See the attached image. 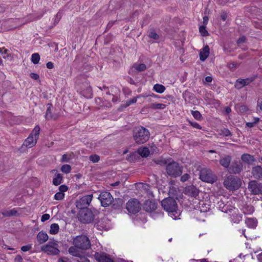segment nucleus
<instances>
[{
  "label": "nucleus",
  "instance_id": "nucleus-1",
  "mask_svg": "<svg viewBox=\"0 0 262 262\" xmlns=\"http://www.w3.org/2000/svg\"><path fill=\"white\" fill-rule=\"evenodd\" d=\"M150 137L149 132L142 126L135 127L133 130V138L135 143L138 145L146 142Z\"/></svg>",
  "mask_w": 262,
  "mask_h": 262
},
{
  "label": "nucleus",
  "instance_id": "nucleus-2",
  "mask_svg": "<svg viewBox=\"0 0 262 262\" xmlns=\"http://www.w3.org/2000/svg\"><path fill=\"white\" fill-rule=\"evenodd\" d=\"M224 186L230 191L238 189L241 186V180L232 175L227 176L224 181Z\"/></svg>",
  "mask_w": 262,
  "mask_h": 262
},
{
  "label": "nucleus",
  "instance_id": "nucleus-3",
  "mask_svg": "<svg viewBox=\"0 0 262 262\" xmlns=\"http://www.w3.org/2000/svg\"><path fill=\"white\" fill-rule=\"evenodd\" d=\"M166 170L169 176L177 178L182 174L183 167L178 163L172 161L167 164Z\"/></svg>",
  "mask_w": 262,
  "mask_h": 262
},
{
  "label": "nucleus",
  "instance_id": "nucleus-4",
  "mask_svg": "<svg viewBox=\"0 0 262 262\" xmlns=\"http://www.w3.org/2000/svg\"><path fill=\"white\" fill-rule=\"evenodd\" d=\"M73 244L81 250H87L91 247V242L86 235L76 236L73 238Z\"/></svg>",
  "mask_w": 262,
  "mask_h": 262
},
{
  "label": "nucleus",
  "instance_id": "nucleus-5",
  "mask_svg": "<svg viewBox=\"0 0 262 262\" xmlns=\"http://www.w3.org/2000/svg\"><path fill=\"white\" fill-rule=\"evenodd\" d=\"M94 217L93 212L89 208L80 210L78 214V220L83 224H89L92 222Z\"/></svg>",
  "mask_w": 262,
  "mask_h": 262
},
{
  "label": "nucleus",
  "instance_id": "nucleus-6",
  "mask_svg": "<svg viewBox=\"0 0 262 262\" xmlns=\"http://www.w3.org/2000/svg\"><path fill=\"white\" fill-rule=\"evenodd\" d=\"M58 245L56 242H49L45 245L41 246L42 251L49 255H56L59 254L60 251L58 248Z\"/></svg>",
  "mask_w": 262,
  "mask_h": 262
},
{
  "label": "nucleus",
  "instance_id": "nucleus-7",
  "mask_svg": "<svg viewBox=\"0 0 262 262\" xmlns=\"http://www.w3.org/2000/svg\"><path fill=\"white\" fill-rule=\"evenodd\" d=\"M161 205L164 209L169 212H173L177 209L176 200L172 198H167L161 202Z\"/></svg>",
  "mask_w": 262,
  "mask_h": 262
},
{
  "label": "nucleus",
  "instance_id": "nucleus-8",
  "mask_svg": "<svg viewBox=\"0 0 262 262\" xmlns=\"http://www.w3.org/2000/svg\"><path fill=\"white\" fill-rule=\"evenodd\" d=\"M200 179L206 182L213 183L216 180L215 176L213 174L212 171L208 168L202 169L200 172Z\"/></svg>",
  "mask_w": 262,
  "mask_h": 262
},
{
  "label": "nucleus",
  "instance_id": "nucleus-9",
  "mask_svg": "<svg viewBox=\"0 0 262 262\" xmlns=\"http://www.w3.org/2000/svg\"><path fill=\"white\" fill-rule=\"evenodd\" d=\"M98 199L100 200L101 206L103 207L108 206L111 205L113 201V197L111 194L107 191L101 192Z\"/></svg>",
  "mask_w": 262,
  "mask_h": 262
},
{
  "label": "nucleus",
  "instance_id": "nucleus-10",
  "mask_svg": "<svg viewBox=\"0 0 262 262\" xmlns=\"http://www.w3.org/2000/svg\"><path fill=\"white\" fill-rule=\"evenodd\" d=\"M93 198L92 194L86 195L76 202V207L80 210L88 208Z\"/></svg>",
  "mask_w": 262,
  "mask_h": 262
},
{
  "label": "nucleus",
  "instance_id": "nucleus-11",
  "mask_svg": "<svg viewBox=\"0 0 262 262\" xmlns=\"http://www.w3.org/2000/svg\"><path fill=\"white\" fill-rule=\"evenodd\" d=\"M126 207L129 213L135 214L140 210L141 204L137 200L133 199L128 201Z\"/></svg>",
  "mask_w": 262,
  "mask_h": 262
},
{
  "label": "nucleus",
  "instance_id": "nucleus-12",
  "mask_svg": "<svg viewBox=\"0 0 262 262\" xmlns=\"http://www.w3.org/2000/svg\"><path fill=\"white\" fill-rule=\"evenodd\" d=\"M248 188L251 194L256 195L262 193V184L255 180L250 181Z\"/></svg>",
  "mask_w": 262,
  "mask_h": 262
},
{
  "label": "nucleus",
  "instance_id": "nucleus-13",
  "mask_svg": "<svg viewBox=\"0 0 262 262\" xmlns=\"http://www.w3.org/2000/svg\"><path fill=\"white\" fill-rule=\"evenodd\" d=\"M243 169V165L240 161H233L230 165L228 172L230 173L239 174Z\"/></svg>",
  "mask_w": 262,
  "mask_h": 262
},
{
  "label": "nucleus",
  "instance_id": "nucleus-14",
  "mask_svg": "<svg viewBox=\"0 0 262 262\" xmlns=\"http://www.w3.org/2000/svg\"><path fill=\"white\" fill-rule=\"evenodd\" d=\"M255 77H251L244 79H238L236 80L235 83V88L237 89H242L244 86L247 85L252 82H253L255 80Z\"/></svg>",
  "mask_w": 262,
  "mask_h": 262
},
{
  "label": "nucleus",
  "instance_id": "nucleus-15",
  "mask_svg": "<svg viewBox=\"0 0 262 262\" xmlns=\"http://www.w3.org/2000/svg\"><path fill=\"white\" fill-rule=\"evenodd\" d=\"M48 107L46 111L45 118L47 120H57L60 116L57 113H52V110L53 108V105L52 104L48 103L47 104Z\"/></svg>",
  "mask_w": 262,
  "mask_h": 262
},
{
  "label": "nucleus",
  "instance_id": "nucleus-16",
  "mask_svg": "<svg viewBox=\"0 0 262 262\" xmlns=\"http://www.w3.org/2000/svg\"><path fill=\"white\" fill-rule=\"evenodd\" d=\"M184 192L185 194L195 198L198 195L199 190L193 185H190L185 188Z\"/></svg>",
  "mask_w": 262,
  "mask_h": 262
},
{
  "label": "nucleus",
  "instance_id": "nucleus-17",
  "mask_svg": "<svg viewBox=\"0 0 262 262\" xmlns=\"http://www.w3.org/2000/svg\"><path fill=\"white\" fill-rule=\"evenodd\" d=\"M157 206L155 201L147 200L144 204L143 208L147 212H151L156 209Z\"/></svg>",
  "mask_w": 262,
  "mask_h": 262
},
{
  "label": "nucleus",
  "instance_id": "nucleus-18",
  "mask_svg": "<svg viewBox=\"0 0 262 262\" xmlns=\"http://www.w3.org/2000/svg\"><path fill=\"white\" fill-rule=\"evenodd\" d=\"M94 257L98 262H114L104 253L96 252Z\"/></svg>",
  "mask_w": 262,
  "mask_h": 262
},
{
  "label": "nucleus",
  "instance_id": "nucleus-19",
  "mask_svg": "<svg viewBox=\"0 0 262 262\" xmlns=\"http://www.w3.org/2000/svg\"><path fill=\"white\" fill-rule=\"evenodd\" d=\"M251 173L257 180H262V167L257 165L252 168Z\"/></svg>",
  "mask_w": 262,
  "mask_h": 262
},
{
  "label": "nucleus",
  "instance_id": "nucleus-20",
  "mask_svg": "<svg viewBox=\"0 0 262 262\" xmlns=\"http://www.w3.org/2000/svg\"><path fill=\"white\" fill-rule=\"evenodd\" d=\"M231 160V156L229 155H225L220 158L219 163L223 167L225 168H228V169L230 166Z\"/></svg>",
  "mask_w": 262,
  "mask_h": 262
},
{
  "label": "nucleus",
  "instance_id": "nucleus-21",
  "mask_svg": "<svg viewBox=\"0 0 262 262\" xmlns=\"http://www.w3.org/2000/svg\"><path fill=\"white\" fill-rule=\"evenodd\" d=\"M37 139H35L32 136L29 137L24 141L23 146H25L27 147H32L35 146L37 143Z\"/></svg>",
  "mask_w": 262,
  "mask_h": 262
},
{
  "label": "nucleus",
  "instance_id": "nucleus-22",
  "mask_svg": "<svg viewBox=\"0 0 262 262\" xmlns=\"http://www.w3.org/2000/svg\"><path fill=\"white\" fill-rule=\"evenodd\" d=\"M209 48L208 46H205L200 53V58L202 61H204L209 56Z\"/></svg>",
  "mask_w": 262,
  "mask_h": 262
},
{
  "label": "nucleus",
  "instance_id": "nucleus-23",
  "mask_svg": "<svg viewBox=\"0 0 262 262\" xmlns=\"http://www.w3.org/2000/svg\"><path fill=\"white\" fill-rule=\"evenodd\" d=\"M48 235L43 231L39 232L37 235V239L39 244H42L48 239Z\"/></svg>",
  "mask_w": 262,
  "mask_h": 262
},
{
  "label": "nucleus",
  "instance_id": "nucleus-24",
  "mask_svg": "<svg viewBox=\"0 0 262 262\" xmlns=\"http://www.w3.org/2000/svg\"><path fill=\"white\" fill-rule=\"evenodd\" d=\"M79 248L74 245L69 248L68 251L72 256L79 257L82 255L81 252L79 251Z\"/></svg>",
  "mask_w": 262,
  "mask_h": 262
},
{
  "label": "nucleus",
  "instance_id": "nucleus-25",
  "mask_svg": "<svg viewBox=\"0 0 262 262\" xmlns=\"http://www.w3.org/2000/svg\"><path fill=\"white\" fill-rule=\"evenodd\" d=\"M123 204V200L120 198L113 199V201L112 203V207L114 209H120Z\"/></svg>",
  "mask_w": 262,
  "mask_h": 262
},
{
  "label": "nucleus",
  "instance_id": "nucleus-26",
  "mask_svg": "<svg viewBox=\"0 0 262 262\" xmlns=\"http://www.w3.org/2000/svg\"><path fill=\"white\" fill-rule=\"evenodd\" d=\"M242 160L247 163H250L255 161L253 156L249 155L248 154H244L241 157Z\"/></svg>",
  "mask_w": 262,
  "mask_h": 262
},
{
  "label": "nucleus",
  "instance_id": "nucleus-27",
  "mask_svg": "<svg viewBox=\"0 0 262 262\" xmlns=\"http://www.w3.org/2000/svg\"><path fill=\"white\" fill-rule=\"evenodd\" d=\"M243 212L245 214H251L254 212V207L251 205H245L243 207Z\"/></svg>",
  "mask_w": 262,
  "mask_h": 262
},
{
  "label": "nucleus",
  "instance_id": "nucleus-28",
  "mask_svg": "<svg viewBox=\"0 0 262 262\" xmlns=\"http://www.w3.org/2000/svg\"><path fill=\"white\" fill-rule=\"evenodd\" d=\"M81 94L86 98H91L92 97V90L91 88L89 86L85 90H83L81 92Z\"/></svg>",
  "mask_w": 262,
  "mask_h": 262
},
{
  "label": "nucleus",
  "instance_id": "nucleus-29",
  "mask_svg": "<svg viewBox=\"0 0 262 262\" xmlns=\"http://www.w3.org/2000/svg\"><path fill=\"white\" fill-rule=\"evenodd\" d=\"M138 153L142 157H147L149 154V150L147 147H141L138 149Z\"/></svg>",
  "mask_w": 262,
  "mask_h": 262
},
{
  "label": "nucleus",
  "instance_id": "nucleus-30",
  "mask_svg": "<svg viewBox=\"0 0 262 262\" xmlns=\"http://www.w3.org/2000/svg\"><path fill=\"white\" fill-rule=\"evenodd\" d=\"M133 68L135 69L137 72H140L144 71L146 69V66L144 63H135L133 65Z\"/></svg>",
  "mask_w": 262,
  "mask_h": 262
},
{
  "label": "nucleus",
  "instance_id": "nucleus-31",
  "mask_svg": "<svg viewBox=\"0 0 262 262\" xmlns=\"http://www.w3.org/2000/svg\"><path fill=\"white\" fill-rule=\"evenodd\" d=\"M62 176L60 173H58L53 178V183L54 185L57 186L60 184L62 181Z\"/></svg>",
  "mask_w": 262,
  "mask_h": 262
},
{
  "label": "nucleus",
  "instance_id": "nucleus-32",
  "mask_svg": "<svg viewBox=\"0 0 262 262\" xmlns=\"http://www.w3.org/2000/svg\"><path fill=\"white\" fill-rule=\"evenodd\" d=\"M246 223L247 225H248V226H249L250 228H254L256 227L257 222L256 219L250 218V219H248L246 220Z\"/></svg>",
  "mask_w": 262,
  "mask_h": 262
},
{
  "label": "nucleus",
  "instance_id": "nucleus-33",
  "mask_svg": "<svg viewBox=\"0 0 262 262\" xmlns=\"http://www.w3.org/2000/svg\"><path fill=\"white\" fill-rule=\"evenodd\" d=\"M59 226L57 224H52L50 226V233L51 234H56L59 231Z\"/></svg>",
  "mask_w": 262,
  "mask_h": 262
},
{
  "label": "nucleus",
  "instance_id": "nucleus-34",
  "mask_svg": "<svg viewBox=\"0 0 262 262\" xmlns=\"http://www.w3.org/2000/svg\"><path fill=\"white\" fill-rule=\"evenodd\" d=\"M40 128L39 126L37 125L33 129L30 136H32V137H33L34 138L38 140V136L40 133Z\"/></svg>",
  "mask_w": 262,
  "mask_h": 262
},
{
  "label": "nucleus",
  "instance_id": "nucleus-35",
  "mask_svg": "<svg viewBox=\"0 0 262 262\" xmlns=\"http://www.w3.org/2000/svg\"><path fill=\"white\" fill-rule=\"evenodd\" d=\"M154 90L157 93H162L165 90V88L162 84H156L154 86Z\"/></svg>",
  "mask_w": 262,
  "mask_h": 262
},
{
  "label": "nucleus",
  "instance_id": "nucleus-36",
  "mask_svg": "<svg viewBox=\"0 0 262 262\" xmlns=\"http://www.w3.org/2000/svg\"><path fill=\"white\" fill-rule=\"evenodd\" d=\"M166 107V105L162 103H151L149 107L154 110L157 109H164Z\"/></svg>",
  "mask_w": 262,
  "mask_h": 262
},
{
  "label": "nucleus",
  "instance_id": "nucleus-37",
  "mask_svg": "<svg viewBox=\"0 0 262 262\" xmlns=\"http://www.w3.org/2000/svg\"><path fill=\"white\" fill-rule=\"evenodd\" d=\"M8 23H15V26H12L11 28H15L17 27L20 26L21 24H20V19L18 18H15V19L13 18H10L8 20Z\"/></svg>",
  "mask_w": 262,
  "mask_h": 262
},
{
  "label": "nucleus",
  "instance_id": "nucleus-38",
  "mask_svg": "<svg viewBox=\"0 0 262 262\" xmlns=\"http://www.w3.org/2000/svg\"><path fill=\"white\" fill-rule=\"evenodd\" d=\"M40 60V56L38 53H34L31 56V61L34 64H37Z\"/></svg>",
  "mask_w": 262,
  "mask_h": 262
},
{
  "label": "nucleus",
  "instance_id": "nucleus-39",
  "mask_svg": "<svg viewBox=\"0 0 262 262\" xmlns=\"http://www.w3.org/2000/svg\"><path fill=\"white\" fill-rule=\"evenodd\" d=\"M235 107L238 109L239 111L241 113L246 112L248 110V107L244 104H237Z\"/></svg>",
  "mask_w": 262,
  "mask_h": 262
},
{
  "label": "nucleus",
  "instance_id": "nucleus-40",
  "mask_svg": "<svg viewBox=\"0 0 262 262\" xmlns=\"http://www.w3.org/2000/svg\"><path fill=\"white\" fill-rule=\"evenodd\" d=\"M148 36L154 39H158L159 38V35L157 34L154 29H150L148 33Z\"/></svg>",
  "mask_w": 262,
  "mask_h": 262
},
{
  "label": "nucleus",
  "instance_id": "nucleus-41",
  "mask_svg": "<svg viewBox=\"0 0 262 262\" xmlns=\"http://www.w3.org/2000/svg\"><path fill=\"white\" fill-rule=\"evenodd\" d=\"M191 114L193 117L196 120H200L202 118V115L200 113V112L198 111H192Z\"/></svg>",
  "mask_w": 262,
  "mask_h": 262
},
{
  "label": "nucleus",
  "instance_id": "nucleus-42",
  "mask_svg": "<svg viewBox=\"0 0 262 262\" xmlns=\"http://www.w3.org/2000/svg\"><path fill=\"white\" fill-rule=\"evenodd\" d=\"M199 31L202 36H206L209 35L208 31L206 30V26L205 25L200 26Z\"/></svg>",
  "mask_w": 262,
  "mask_h": 262
},
{
  "label": "nucleus",
  "instance_id": "nucleus-43",
  "mask_svg": "<svg viewBox=\"0 0 262 262\" xmlns=\"http://www.w3.org/2000/svg\"><path fill=\"white\" fill-rule=\"evenodd\" d=\"M61 170L66 173L70 172L71 170V167L70 165L65 164L62 166Z\"/></svg>",
  "mask_w": 262,
  "mask_h": 262
},
{
  "label": "nucleus",
  "instance_id": "nucleus-44",
  "mask_svg": "<svg viewBox=\"0 0 262 262\" xmlns=\"http://www.w3.org/2000/svg\"><path fill=\"white\" fill-rule=\"evenodd\" d=\"M89 159L93 163H97L100 160V157L97 155H92L90 156Z\"/></svg>",
  "mask_w": 262,
  "mask_h": 262
},
{
  "label": "nucleus",
  "instance_id": "nucleus-45",
  "mask_svg": "<svg viewBox=\"0 0 262 262\" xmlns=\"http://www.w3.org/2000/svg\"><path fill=\"white\" fill-rule=\"evenodd\" d=\"M64 194L63 193L58 192L54 195V199L56 200H61L63 199Z\"/></svg>",
  "mask_w": 262,
  "mask_h": 262
},
{
  "label": "nucleus",
  "instance_id": "nucleus-46",
  "mask_svg": "<svg viewBox=\"0 0 262 262\" xmlns=\"http://www.w3.org/2000/svg\"><path fill=\"white\" fill-rule=\"evenodd\" d=\"M190 178V175L188 173H185L181 176L180 180L182 182H185L188 181Z\"/></svg>",
  "mask_w": 262,
  "mask_h": 262
},
{
  "label": "nucleus",
  "instance_id": "nucleus-47",
  "mask_svg": "<svg viewBox=\"0 0 262 262\" xmlns=\"http://www.w3.org/2000/svg\"><path fill=\"white\" fill-rule=\"evenodd\" d=\"M76 262H90V260L88 259V258L84 256H82V255H81L76 260Z\"/></svg>",
  "mask_w": 262,
  "mask_h": 262
},
{
  "label": "nucleus",
  "instance_id": "nucleus-48",
  "mask_svg": "<svg viewBox=\"0 0 262 262\" xmlns=\"http://www.w3.org/2000/svg\"><path fill=\"white\" fill-rule=\"evenodd\" d=\"M189 122L190 124L194 128H197V129H202V127L196 122H191L189 121Z\"/></svg>",
  "mask_w": 262,
  "mask_h": 262
},
{
  "label": "nucleus",
  "instance_id": "nucleus-49",
  "mask_svg": "<svg viewBox=\"0 0 262 262\" xmlns=\"http://www.w3.org/2000/svg\"><path fill=\"white\" fill-rule=\"evenodd\" d=\"M16 212H17V211L16 210L13 209V210H11L9 211H7L6 213H4V215L5 216H10L11 215H15L16 213Z\"/></svg>",
  "mask_w": 262,
  "mask_h": 262
},
{
  "label": "nucleus",
  "instance_id": "nucleus-50",
  "mask_svg": "<svg viewBox=\"0 0 262 262\" xmlns=\"http://www.w3.org/2000/svg\"><path fill=\"white\" fill-rule=\"evenodd\" d=\"M137 102V98H133L129 100H128L126 102V103L125 104V107L128 106L131 104L136 103Z\"/></svg>",
  "mask_w": 262,
  "mask_h": 262
},
{
  "label": "nucleus",
  "instance_id": "nucleus-51",
  "mask_svg": "<svg viewBox=\"0 0 262 262\" xmlns=\"http://www.w3.org/2000/svg\"><path fill=\"white\" fill-rule=\"evenodd\" d=\"M68 187L65 185H62L59 186V190L60 192L63 193L68 190Z\"/></svg>",
  "mask_w": 262,
  "mask_h": 262
},
{
  "label": "nucleus",
  "instance_id": "nucleus-52",
  "mask_svg": "<svg viewBox=\"0 0 262 262\" xmlns=\"http://www.w3.org/2000/svg\"><path fill=\"white\" fill-rule=\"evenodd\" d=\"M31 249V246L30 245H28L26 246H24L21 247V250L24 252H27L30 250Z\"/></svg>",
  "mask_w": 262,
  "mask_h": 262
},
{
  "label": "nucleus",
  "instance_id": "nucleus-53",
  "mask_svg": "<svg viewBox=\"0 0 262 262\" xmlns=\"http://www.w3.org/2000/svg\"><path fill=\"white\" fill-rule=\"evenodd\" d=\"M246 38L243 36L238 38V39L237 40V44H241L245 42L246 41Z\"/></svg>",
  "mask_w": 262,
  "mask_h": 262
},
{
  "label": "nucleus",
  "instance_id": "nucleus-54",
  "mask_svg": "<svg viewBox=\"0 0 262 262\" xmlns=\"http://www.w3.org/2000/svg\"><path fill=\"white\" fill-rule=\"evenodd\" d=\"M50 218V215L49 214H44L42 215L41 221V222H45L48 220H49Z\"/></svg>",
  "mask_w": 262,
  "mask_h": 262
},
{
  "label": "nucleus",
  "instance_id": "nucleus-55",
  "mask_svg": "<svg viewBox=\"0 0 262 262\" xmlns=\"http://www.w3.org/2000/svg\"><path fill=\"white\" fill-rule=\"evenodd\" d=\"M30 76L31 78L34 80H37L39 79V75L36 73H31L30 74Z\"/></svg>",
  "mask_w": 262,
  "mask_h": 262
},
{
  "label": "nucleus",
  "instance_id": "nucleus-56",
  "mask_svg": "<svg viewBox=\"0 0 262 262\" xmlns=\"http://www.w3.org/2000/svg\"><path fill=\"white\" fill-rule=\"evenodd\" d=\"M70 160V159L68 157L67 155L64 154L62 155V158H61V162H68Z\"/></svg>",
  "mask_w": 262,
  "mask_h": 262
},
{
  "label": "nucleus",
  "instance_id": "nucleus-57",
  "mask_svg": "<svg viewBox=\"0 0 262 262\" xmlns=\"http://www.w3.org/2000/svg\"><path fill=\"white\" fill-rule=\"evenodd\" d=\"M23 258L21 256L19 255H16L14 259V262H21Z\"/></svg>",
  "mask_w": 262,
  "mask_h": 262
},
{
  "label": "nucleus",
  "instance_id": "nucleus-58",
  "mask_svg": "<svg viewBox=\"0 0 262 262\" xmlns=\"http://www.w3.org/2000/svg\"><path fill=\"white\" fill-rule=\"evenodd\" d=\"M104 220V219H102L101 221H99L98 222V223H97V226L99 227L100 228H101L102 229H106L105 227L103 225H102V222H103V220Z\"/></svg>",
  "mask_w": 262,
  "mask_h": 262
},
{
  "label": "nucleus",
  "instance_id": "nucleus-59",
  "mask_svg": "<svg viewBox=\"0 0 262 262\" xmlns=\"http://www.w3.org/2000/svg\"><path fill=\"white\" fill-rule=\"evenodd\" d=\"M47 67L49 69H52L54 68V64L52 62L49 61L47 63Z\"/></svg>",
  "mask_w": 262,
  "mask_h": 262
},
{
  "label": "nucleus",
  "instance_id": "nucleus-60",
  "mask_svg": "<svg viewBox=\"0 0 262 262\" xmlns=\"http://www.w3.org/2000/svg\"><path fill=\"white\" fill-rule=\"evenodd\" d=\"M8 53V50L5 48H0V53L6 54Z\"/></svg>",
  "mask_w": 262,
  "mask_h": 262
},
{
  "label": "nucleus",
  "instance_id": "nucleus-61",
  "mask_svg": "<svg viewBox=\"0 0 262 262\" xmlns=\"http://www.w3.org/2000/svg\"><path fill=\"white\" fill-rule=\"evenodd\" d=\"M257 105L259 107L260 110L262 111V99H258L257 101Z\"/></svg>",
  "mask_w": 262,
  "mask_h": 262
},
{
  "label": "nucleus",
  "instance_id": "nucleus-62",
  "mask_svg": "<svg viewBox=\"0 0 262 262\" xmlns=\"http://www.w3.org/2000/svg\"><path fill=\"white\" fill-rule=\"evenodd\" d=\"M219 206H220V208H222V211L223 212H226V213L228 212L227 207H226L225 205H224L223 207H221V204H220L219 205Z\"/></svg>",
  "mask_w": 262,
  "mask_h": 262
},
{
  "label": "nucleus",
  "instance_id": "nucleus-63",
  "mask_svg": "<svg viewBox=\"0 0 262 262\" xmlns=\"http://www.w3.org/2000/svg\"><path fill=\"white\" fill-rule=\"evenodd\" d=\"M223 133L224 134V135L225 136H228L230 135V132L229 131V129H225L224 131H223Z\"/></svg>",
  "mask_w": 262,
  "mask_h": 262
},
{
  "label": "nucleus",
  "instance_id": "nucleus-64",
  "mask_svg": "<svg viewBox=\"0 0 262 262\" xmlns=\"http://www.w3.org/2000/svg\"><path fill=\"white\" fill-rule=\"evenodd\" d=\"M255 125V123H254V122H247L246 123V126L249 127H253Z\"/></svg>",
  "mask_w": 262,
  "mask_h": 262
}]
</instances>
